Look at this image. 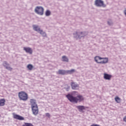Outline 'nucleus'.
<instances>
[{
	"label": "nucleus",
	"mask_w": 126,
	"mask_h": 126,
	"mask_svg": "<svg viewBox=\"0 0 126 126\" xmlns=\"http://www.w3.org/2000/svg\"><path fill=\"white\" fill-rule=\"evenodd\" d=\"M123 121L124 122H125V123H126V116L124 117Z\"/></svg>",
	"instance_id": "24"
},
{
	"label": "nucleus",
	"mask_w": 126,
	"mask_h": 126,
	"mask_svg": "<svg viewBox=\"0 0 126 126\" xmlns=\"http://www.w3.org/2000/svg\"><path fill=\"white\" fill-rule=\"evenodd\" d=\"M76 37L77 38H79V37H80V35H78V36H76Z\"/></svg>",
	"instance_id": "26"
},
{
	"label": "nucleus",
	"mask_w": 126,
	"mask_h": 126,
	"mask_svg": "<svg viewBox=\"0 0 126 126\" xmlns=\"http://www.w3.org/2000/svg\"><path fill=\"white\" fill-rule=\"evenodd\" d=\"M33 29L34 31H36L37 32H39L41 35H42L43 37H46L47 36V34L46 32H44L43 30H41V29L39 27V26L33 25L32 26Z\"/></svg>",
	"instance_id": "5"
},
{
	"label": "nucleus",
	"mask_w": 126,
	"mask_h": 126,
	"mask_svg": "<svg viewBox=\"0 0 126 126\" xmlns=\"http://www.w3.org/2000/svg\"><path fill=\"white\" fill-rule=\"evenodd\" d=\"M30 104L33 115L37 116L39 114V108L38 107V104H37L36 99H31Z\"/></svg>",
	"instance_id": "2"
},
{
	"label": "nucleus",
	"mask_w": 126,
	"mask_h": 126,
	"mask_svg": "<svg viewBox=\"0 0 126 126\" xmlns=\"http://www.w3.org/2000/svg\"><path fill=\"white\" fill-rule=\"evenodd\" d=\"M103 77L104 79L106 80H111V78H112V75H110L107 73H104L103 74Z\"/></svg>",
	"instance_id": "12"
},
{
	"label": "nucleus",
	"mask_w": 126,
	"mask_h": 126,
	"mask_svg": "<svg viewBox=\"0 0 126 126\" xmlns=\"http://www.w3.org/2000/svg\"><path fill=\"white\" fill-rule=\"evenodd\" d=\"M46 117H48V118H50L51 117V115H50V113H46Z\"/></svg>",
	"instance_id": "23"
},
{
	"label": "nucleus",
	"mask_w": 126,
	"mask_h": 126,
	"mask_svg": "<svg viewBox=\"0 0 126 126\" xmlns=\"http://www.w3.org/2000/svg\"><path fill=\"white\" fill-rule=\"evenodd\" d=\"M115 100L117 103H121L122 99L119 96H116L115 97Z\"/></svg>",
	"instance_id": "17"
},
{
	"label": "nucleus",
	"mask_w": 126,
	"mask_h": 126,
	"mask_svg": "<svg viewBox=\"0 0 126 126\" xmlns=\"http://www.w3.org/2000/svg\"><path fill=\"white\" fill-rule=\"evenodd\" d=\"M45 15L46 16H50V15H51V11H50L49 10H47L45 13Z\"/></svg>",
	"instance_id": "20"
},
{
	"label": "nucleus",
	"mask_w": 126,
	"mask_h": 126,
	"mask_svg": "<svg viewBox=\"0 0 126 126\" xmlns=\"http://www.w3.org/2000/svg\"><path fill=\"white\" fill-rule=\"evenodd\" d=\"M58 74H62V75H64V74H66V71L64 70H59Z\"/></svg>",
	"instance_id": "14"
},
{
	"label": "nucleus",
	"mask_w": 126,
	"mask_h": 126,
	"mask_svg": "<svg viewBox=\"0 0 126 126\" xmlns=\"http://www.w3.org/2000/svg\"><path fill=\"white\" fill-rule=\"evenodd\" d=\"M76 35H78V33L77 32H76Z\"/></svg>",
	"instance_id": "28"
},
{
	"label": "nucleus",
	"mask_w": 126,
	"mask_h": 126,
	"mask_svg": "<svg viewBox=\"0 0 126 126\" xmlns=\"http://www.w3.org/2000/svg\"><path fill=\"white\" fill-rule=\"evenodd\" d=\"M6 69L8 70H9L10 71H11V70H12V68L8 66H6Z\"/></svg>",
	"instance_id": "22"
},
{
	"label": "nucleus",
	"mask_w": 126,
	"mask_h": 126,
	"mask_svg": "<svg viewBox=\"0 0 126 126\" xmlns=\"http://www.w3.org/2000/svg\"><path fill=\"white\" fill-rule=\"evenodd\" d=\"M83 33V32H80V34H82Z\"/></svg>",
	"instance_id": "29"
},
{
	"label": "nucleus",
	"mask_w": 126,
	"mask_h": 126,
	"mask_svg": "<svg viewBox=\"0 0 126 126\" xmlns=\"http://www.w3.org/2000/svg\"><path fill=\"white\" fill-rule=\"evenodd\" d=\"M18 97L22 101H27L28 100V94L24 91H21L18 93Z\"/></svg>",
	"instance_id": "4"
},
{
	"label": "nucleus",
	"mask_w": 126,
	"mask_h": 126,
	"mask_svg": "<svg viewBox=\"0 0 126 126\" xmlns=\"http://www.w3.org/2000/svg\"><path fill=\"white\" fill-rule=\"evenodd\" d=\"M71 86L72 89H73L74 90H76V89H78V88H79V85H78V84H75V83H74V82H72L71 83Z\"/></svg>",
	"instance_id": "10"
},
{
	"label": "nucleus",
	"mask_w": 126,
	"mask_h": 126,
	"mask_svg": "<svg viewBox=\"0 0 126 126\" xmlns=\"http://www.w3.org/2000/svg\"><path fill=\"white\" fill-rule=\"evenodd\" d=\"M95 4L96 6H103L105 7L106 5L104 4V2L102 0H95Z\"/></svg>",
	"instance_id": "7"
},
{
	"label": "nucleus",
	"mask_w": 126,
	"mask_h": 126,
	"mask_svg": "<svg viewBox=\"0 0 126 126\" xmlns=\"http://www.w3.org/2000/svg\"><path fill=\"white\" fill-rule=\"evenodd\" d=\"M3 65L6 67V66H8L9 64H8L6 61H4L3 63Z\"/></svg>",
	"instance_id": "21"
},
{
	"label": "nucleus",
	"mask_w": 126,
	"mask_h": 126,
	"mask_svg": "<svg viewBox=\"0 0 126 126\" xmlns=\"http://www.w3.org/2000/svg\"><path fill=\"white\" fill-rule=\"evenodd\" d=\"M24 51H25L26 53L32 54L33 53L32 49L30 47H24Z\"/></svg>",
	"instance_id": "11"
},
{
	"label": "nucleus",
	"mask_w": 126,
	"mask_h": 126,
	"mask_svg": "<svg viewBox=\"0 0 126 126\" xmlns=\"http://www.w3.org/2000/svg\"><path fill=\"white\" fill-rule=\"evenodd\" d=\"M34 11L39 15H43L44 14V8L41 6H37L35 7Z\"/></svg>",
	"instance_id": "6"
},
{
	"label": "nucleus",
	"mask_w": 126,
	"mask_h": 126,
	"mask_svg": "<svg viewBox=\"0 0 126 126\" xmlns=\"http://www.w3.org/2000/svg\"><path fill=\"white\" fill-rule=\"evenodd\" d=\"M62 61L63 62H66V63L68 62V58L66 57L65 56H63L62 57Z\"/></svg>",
	"instance_id": "15"
},
{
	"label": "nucleus",
	"mask_w": 126,
	"mask_h": 126,
	"mask_svg": "<svg viewBox=\"0 0 126 126\" xmlns=\"http://www.w3.org/2000/svg\"><path fill=\"white\" fill-rule=\"evenodd\" d=\"M73 93H78L77 92H73Z\"/></svg>",
	"instance_id": "27"
},
{
	"label": "nucleus",
	"mask_w": 126,
	"mask_h": 126,
	"mask_svg": "<svg viewBox=\"0 0 126 126\" xmlns=\"http://www.w3.org/2000/svg\"><path fill=\"white\" fill-rule=\"evenodd\" d=\"M13 118L15 119L16 120H19V121H24V117L16 114L15 113L13 114Z\"/></svg>",
	"instance_id": "8"
},
{
	"label": "nucleus",
	"mask_w": 126,
	"mask_h": 126,
	"mask_svg": "<svg viewBox=\"0 0 126 126\" xmlns=\"http://www.w3.org/2000/svg\"><path fill=\"white\" fill-rule=\"evenodd\" d=\"M75 71V70H74V69H72L71 70L66 71V73H68L69 74H71V73H73V72H74Z\"/></svg>",
	"instance_id": "18"
},
{
	"label": "nucleus",
	"mask_w": 126,
	"mask_h": 126,
	"mask_svg": "<svg viewBox=\"0 0 126 126\" xmlns=\"http://www.w3.org/2000/svg\"><path fill=\"white\" fill-rule=\"evenodd\" d=\"M27 68L29 69V70H32L33 69V65L31 64H28L27 66Z\"/></svg>",
	"instance_id": "16"
},
{
	"label": "nucleus",
	"mask_w": 126,
	"mask_h": 126,
	"mask_svg": "<svg viewBox=\"0 0 126 126\" xmlns=\"http://www.w3.org/2000/svg\"><path fill=\"white\" fill-rule=\"evenodd\" d=\"M108 24L109 25H111V24H112V22H108Z\"/></svg>",
	"instance_id": "25"
},
{
	"label": "nucleus",
	"mask_w": 126,
	"mask_h": 126,
	"mask_svg": "<svg viewBox=\"0 0 126 126\" xmlns=\"http://www.w3.org/2000/svg\"><path fill=\"white\" fill-rule=\"evenodd\" d=\"M76 108L78 109V110L79 111V112L84 113L83 110H86V108H88V107H85L83 105H79V106H76Z\"/></svg>",
	"instance_id": "9"
},
{
	"label": "nucleus",
	"mask_w": 126,
	"mask_h": 126,
	"mask_svg": "<svg viewBox=\"0 0 126 126\" xmlns=\"http://www.w3.org/2000/svg\"><path fill=\"white\" fill-rule=\"evenodd\" d=\"M5 105V99L1 98L0 99V107H3Z\"/></svg>",
	"instance_id": "13"
},
{
	"label": "nucleus",
	"mask_w": 126,
	"mask_h": 126,
	"mask_svg": "<svg viewBox=\"0 0 126 126\" xmlns=\"http://www.w3.org/2000/svg\"><path fill=\"white\" fill-rule=\"evenodd\" d=\"M23 126H34V125L31 123H25Z\"/></svg>",
	"instance_id": "19"
},
{
	"label": "nucleus",
	"mask_w": 126,
	"mask_h": 126,
	"mask_svg": "<svg viewBox=\"0 0 126 126\" xmlns=\"http://www.w3.org/2000/svg\"><path fill=\"white\" fill-rule=\"evenodd\" d=\"M66 98L71 102V103H75V104H77L78 102H82L84 101V96L81 94H78L76 96H73L71 94H68L66 95Z\"/></svg>",
	"instance_id": "1"
},
{
	"label": "nucleus",
	"mask_w": 126,
	"mask_h": 126,
	"mask_svg": "<svg viewBox=\"0 0 126 126\" xmlns=\"http://www.w3.org/2000/svg\"><path fill=\"white\" fill-rule=\"evenodd\" d=\"M94 61L97 63L104 64L105 63H107L109 60L108 59V58H101L99 56H95L94 57Z\"/></svg>",
	"instance_id": "3"
},
{
	"label": "nucleus",
	"mask_w": 126,
	"mask_h": 126,
	"mask_svg": "<svg viewBox=\"0 0 126 126\" xmlns=\"http://www.w3.org/2000/svg\"><path fill=\"white\" fill-rule=\"evenodd\" d=\"M81 37H83V35L81 36Z\"/></svg>",
	"instance_id": "30"
}]
</instances>
